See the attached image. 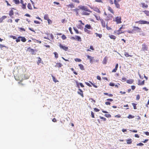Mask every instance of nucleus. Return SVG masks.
<instances>
[{"mask_svg": "<svg viewBox=\"0 0 149 149\" xmlns=\"http://www.w3.org/2000/svg\"><path fill=\"white\" fill-rule=\"evenodd\" d=\"M79 7L80 9L82 10H84L89 12H91V11L85 6H79Z\"/></svg>", "mask_w": 149, "mask_h": 149, "instance_id": "nucleus-1", "label": "nucleus"}, {"mask_svg": "<svg viewBox=\"0 0 149 149\" xmlns=\"http://www.w3.org/2000/svg\"><path fill=\"white\" fill-rule=\"evenodd\" d=\"M59 46L60 48L62 49L65 51H67L68 49V47L63 46L60 43L59 44Z\"/></svg>", "mask_w": 149, "mask_h": 149, "instance_id": "nucleus-2", "label": "nucleus"}, {"mask_svg": "<svg viewBox=\"0 0 149 149\" xmlns=\"http://www.w3.org/2000/svg\"><path fill=\"white\" fill-rule=\"evenodd\" d=\"M137 22L141 24H149V22L143 20H141L138 21Z\"/></svg>", "mask_w": 149, "mask_h": 149, "instance_id": "nucleus-3", "label": "nucleus"}, {"mask_svg": "<svg viewBox=\"0 0 149 149\" xmlns=\"http://www.w3.org/2000/svg\"><path fill=\"white\" fill-rule=\"evenodd\" d=\"M86 56L88 58L89 60L90 63H91L92 64L93 63V60L94 58V57H91L88 55H87Z\"/></svg>", "mask_w": 149, "mask_h": 149, "instance_id": "nucleus-4", "label": "nucleus"}, {"mask_svg": "<svg viewBox=\"0 0 149 149\" xmlns=\"http://www.w3.org/2000/svg\"><path fill=\"white\" fill-rule=\"evenodd\" d=\"M27 50L29 51L32 54H35L34 50L32 49H31L30 47H29L27 48Z\"/></svg>", "mask_w": 149, "mask_h": 149, "instance_id": "nucleus-5", "label": "nucleus"}, {"mask_svg": "<svg viewBox=\"0 0 149 149\" xmlns=\"http://www.w3.org/2000/svg\"><path fill=\"white\" fill-rule=\"evenodd\" d=\"M148 49V47L147 45L145 44H143L142 45V47L141 50L142 51H147Z\"/></svg>", "mask_w": 149, "mask_h": 149, "instance_id": "nucleus-6", "label": "nucleus"}, {"mask_svg": "<svg viewBox=\"0 0 149 149\" xmlns=\"http://www.w3.org/2000/svg\"><path fill=\"white\" fill-rule=\"evenodd\" d=\"M121 18L120 17H117L116 18V21L117 22V24L120 23L121 22Z\"/></svg>", "mask_w": 149, "mask_h": 149, "instance_id": "nucleus-7", "label": "nucleus"}, {"mask_svg": "<svg viewBox=\"0 0 149 149\" xmlns=\"http://www.w3.org/2000/svg\"><path fill=\"white\" fill-rule=\"evenodd\" d=\"M107 100L109 102H105V104L107 105H110L111 103L109 102H112L113 101V100L112 99H108Z\"/></svg>", "mask_w": 149, "mask_h": 149, "instance_id": "nucleus-8", "label": "nucleus"}, {"mask_svg": "<svg viewBox=\"0 0 149 149\" xmlns=\"http://www.w3.org/2000/svg\"><path fill=\"white\" fill-rule=\"evenodd\" d=\"M78 90L79 91L77 92V93L79 94V95H81V96L82 97H84V94H83V92L82 91V90L81 89H80V88H79L78 89Z\"/></svg>", "mask_w": 149, "mask_h": 149, "instance_id": "nucleus-9", "label": "nucleus"}, {"mask_svg": "<svg viewBox=\"0 0 149 149\" xmlns=\"http://www.w3.org/2000/svg\"><path fill=\"white\" fill-rule=\"evenodd\" d=\"M123 26H122L120 27L119 28V29L118 30L116 31L115 32V35H119L121 33V32L120 31V30L123 28Z\"/></svg>", "mask_w": 149, "mask_h": 149, "instance_id": "nucleus-10", "label": "nucleus"}, {"mask_svg": "<svg viewBox=\"0 0 149 149\" xmlns=\"http://www.w3.org/2000/svg\"><path fill=\"white\" fill-rule=\"evenodd\" d=\"M133 30L134 31H136L139 32L140 31L141 29H140L137 26H134L133 27Z\"/></svg>", "mask_w": 149, "mask_h": 149, "instance_id": "nucleus-11", "label": "nucleus"}, {"mask_svg": "<svg viewBox=\"0 0 149 149\" xmlns=\"http://www.w3.org/2000/svg\"><path fill=\"white\" fill-rule=\"evenodd\" d=\"M63 65L61 63H56L55 67L58 68H60Z\"/></svg>", "mask_w": 149, "mask_h": 149, "instance_id": "nucleus-12", "label": "nucleus"}, {"mask_svg": "<svg viewBox=\"0 0 149 149\" xmlns=\"http://www.w3.org/2000/svg\"><path fill=\"white\" fill-rule=\"evenodd\" d=\"M118 63H117L116 64L115 68H114L112 71V72H116L118 68Z\"/></svg>", "mask_w": 149, "mask_h": 149, "instance_id": "nucleus-13", "label": "nucleus"}, {"mask_svg": "<svg viewBox=\"0 0 149 149\" xmlns=\"http://www.w3.org/2000/svg\"><path fill=\"white\" fill-rule=\"evenodd\" d=\"M144 80L142 82H141L140 80H139L138 81V84L139 86L143 85L144 84Z\"/></svg>", "mask_w": 149, "mask_h": 149, "instance_id": "nucleus-14", "label": "nucleus"}, {"mask_svg": "<svg viewBox=\"0 0 149 149\" xmlns=\"http://www.w3.org/2000/svg\"><path fill=\"white\" fill-rule=\"evenodd\" d=\"M114 3L115 4L117 8H120V5L118 3L116 2L115 0L114 1Z\"/></svg>", "mask_w": 149, "mask_h": 149, "instance_id": "nucleus-15", "label": "nucleus"}, {"mask_svg": "<svg viewBox=\"0 0 149 149\" xmlns=\"http://www.w3.org/2000/svg\"><path fill=\"white\" fill-rule=\"evenodd\" d=\"M0 47L1 50L3 49V47H5V48H6L7 49H8V47L5 46V45H2V44L0 45Z\"/></svg>", "mask_w": 149, "mask_h": 149, "instance_id": "nucleus-16", "label": "nucleus"}, {"mask_svg": "<svg viewBox=\"0 0 149 149\" xmlns=\"http://www.w3.org/2000/svg\"><path fill=\"white\" fill-rule=\"evenodd\" d=\"M79 68L80 69L82 70H84V66L82 64H79Z\"/></svg>", "mask_w": 149, "mask_h": 149, "instance_id": "nucleus-17", "label": "nucleus"}, {"mask_svg": "<svg viewBox=\"0 0 149 149\" xmlns=\"http://www.w3.org/2000/svg\"><path fill=\"white\" fill-rule=\"evenodd\" d=\"M127 144H131L132 143V141L131 139H128L127 140Z\"/></svg>", "mask_w": 149, "mask_h": 149, "instance_id": "nucleus-18", "label": "nucleus"}, {"mask_svg": "<svg viewBox=\"0 0 149 149\" xmlns=\"http://www.w3.org/2000/svg\"><path fill=\"white\" fill-rule=\"evenodd\" d=\"M133 82V80L132 79H129L127 81V83L129 84H132Z\"/></svg>", "mask_w": 149, "mask_h": 149, "instance_id": "nucleus-19", "label": "nucleus"}, {"mask_svg": "<svg viewBox=\"0 0 149 149\" xmlns=\"http://www.w3.org/2000/svg\"><path fill=\"white\" fill-rule=\"evenodd\" d=\"M38 61L37 62V64L39 65V63H40L41 62V59L40 57H38Z\"/></svg>", "mask_w": 149, "mask_h": 149, "instance_id": "nucleus-20", "label": "nucleus"}, {"mask_svg": "<svg viewBox=\"0 0 149 149\" xmlns=\"http://www.w3.org/2000/svg\"><path fill=\"white\" fill-rule=\"evenodd\" d=\"M124 55L126 57H128L129 56L132 57V55H129L128 53L127 52H125Z\"/></svg>", "mask_w": 149, "mask_h": 149, "instance_id": "nucleus-21", "label": "nucleus"}, {"mask_svg": "<svg viewBox=\"0 0 149 149\" xmlns=\"http://www.w3.org/2000/svg\"><path fill=\"white\" fill-rule=\"evenodd\" d=\"M52 79L53 80V81L55 83L58 82V80H57V79H56V78H55V77L53 75H52Z\"/></svg>", "mask_w": 149, "mask_h": 149, "instance_id": "nucleus-22", "label": "nucleus"}, {"mask_svg": "<svg viewBox=\"0 0 149 149\" xmlns=\"http://www.w3.org/2000/svg\"><path fill=\"white\" fill-rule=\"evenodd\" d=\"M141 4L142 5V7L143 8H147L148 6L147 4H146L145 3H142Z\"/></svg>", "mask_w": 149, "mask_h": 149, "instance_id": "nucleus-23", "label": "nucleus"}, {"mask_svg": "<svg viewBox=\"0 0 149 149\" xmlns=\"http://www.w3.org/2000/svg\"><path fill=\"white\" fill-rule=\"evenodd\" d=\"M85 28L88 29H90L91 28V26L90 24H87L85 26Z\"/></svg>", "mask_w": 149, "mask_h": 149, "instance_id": "nucleus-24", "label": "nucleus"}, {"mask_svg": "<svg viewBox=\"0 0 149 149\" xmlns=\"http://www.w3.org/2000/svg\"><path fill=\"white\" fill-rule=\"evenodd\" d=\"M104 94L105 95H108V96L111 97H112L113 96V95L112 94H109L108 93H104Z\"/></svg>", "mask_w": 149, "mask_h": 149, "instance_id": "nucleus-25", "label": "nucleus"}, {"mask_svg": "<svg viewBox=\"0 0 149 149\" xmlns=\"http://www.w3.org/2000/svg\"><path fill=\"white\" fill-rule=\"evenodd\" d=\"M44 17L45 19L47 20H48V19H49L48 15H44Z\"/></svg>", "mask_w": 149, "mask_h": 149, "instance_id": "nucleus-26", "label": "nucleus"}, {"mask_svg": "<svg viewBox=\"0 0 149 149\" xmlns=\"http://www.w3.org/2000/svg\"><path fill=\"white\" fill-rule=\"evenodd\" d=\"M27 7L30 10L32 9V8L30 3H28L27 5Z\"/></svg>", "mask_w": 149, "mask_h": 149, "instance_id": "nucleus-27", "label": "nucleus"}, {"mask_svg": "<svg viewBox=\"0 0 149 149\" xmlns=\"http://www.w3.org/2000/svg\"><path fill=\"white\" fill-rule=\"evenodd\" d=\"M54 55L55 57L56 58H57L58 57V55L57 52H54Z\"/></svg>", "mask_w": 149, "mask_h": 149, "instance_id": "nucleus-28", "label": "nucleus"}, {"mask_svg": "<svg viewBox=\"0 0 149 149\" xmlns=\"http://www.w3.org/2000/svg\"><path fill=\"white\" fill-rule=\"evenodd\" d=\"M13 14L14 13L13 10H11L9 12V15L10 16H11L13 15Z\"/></svg>", "mask_w": 149, "mask_h": 149, "instance_id": "nucleus-29", "label": "nucleus"}, {"mask_svg": "<svg viewBox=\"0 0 149 149\" xmlns=\"http://www.w3.org/2000/svg\"><path fill=\"white\" fill-rule=\"evenodd\" d=\"M15 3L16 4H18L20 2L19 0H13Z\"/></svg>", "mask_w": 149, "mask_h": 149, "instance_id": "nucleus-30", "label": "nucleus"}, {"mask_svg": "<svg viewBox=\"0 0 149 149\" xmlns=\"http://www.w3.org/2000/svg\"><path fill=\"white\" fill-rule=\"evenodd\" d=\"M101 23L102 24V26H104V27H105V22L103 20H102L101 21Z\"/></svg>", "mask_w": 149, "mask_h": 149, "instance_id": "nucleus-31", "label": "nucleus"}, {"mask_svg": "<svg viewBox=\"0 0 149 149\" xmlns=\"http://www.w3.org/2000/svg\"><path fill=\"white\" fill-rule=\"evenodd\" d=\"M108 10L110 11L111 13H113V10L111 8L109 7V6L108 7Z\"/></svg>", "mask_w": 149, "mask_h": 149, "instance_id": "nucleus-32", "label": "nucleus"}, {"mask_svg": "<svg viewBox=\"0 0 149 149\" xmlns=\"http://www.w3.org/2000/svg\"><path fill=\"white\" fill-rule=\"evenodd\" d=\"M82 14L83 15H89L90 14V13H88L86 12L85 11H84L82 12Z\"/></svg>", "mask_w": 149, "mask_h": 149, "instance_id": "nucleus-33", "label": "nucleus"}, {"mask_svg": "<svg viewBox=\"0 0 149 149\" xmlns=\"http://www.w3.org/2000/svg\"><path fill=\"white\" fill-rule=\"evenodd\" d=\"M94 10H95V11L97 12L98 13H100V11L97 8H95Z\"/></svg>", "mask_w": 149, "mask_h": 149, "instance_id": "nucleus-34", "label": "nucleus"}, {"mask_svg": "<svg viewBox=\"0 0 149 149\" xmlns=\"http://www.w3.org/2000/svg\"><path fill=\"white\" fill-rule=\"evenodd\" d=\"M77 28L79 29H83V27L81 24H79L78 25H77Z\"/></svg>", "mask_w": 149, "mask_h": 149, "instance_id": "nucleus-35", "label": "nucleus"}, {"mask_svg": "<svg viewBox=\"0 0 149 149\" xmlns=\"http://www.w3.org/2000/svg\"><path fill=\"white\" fill-rule=\"evenodd\" d=\"M96 35V37H102V35L101 34H98L97 33H95Z\"/></svg>", "mask_w": 149, "mask_h": 149, "instance_id": "nucleus-36", "label": "nucleus"}, {"mask_svg": "<svg viewBox=\"0 0 149 149\" xmlns=\"http://www.w3.org/2000/svg\"><path fill=\"white\" fill-rule=\"evenodd\" d=\"M132 104L134 107V109H137V108L136 107V105H137L136 104L134 103H132Z\"/></svg>", "mask_w": 149, "mask_h": 149, "instance_id": "nucleus-37", "label": "nucleus"}, {"mask_svg": "<svg viewBox=\"0 0 149 149\" xmlns=\"http://www.w3.org/2000/svg\"><path fill=\"white\" fill-rule=\"evenodd\" d=\"M72 39L77 40V41H81V38H72Z\"/></svg>", "mask_w": 149, "mask_h": 149, "instance_id": "nucleus-38", "label": "nucleus"}, {"mask_svg": "<svg viewBox=\"0 0 149 149\" xmlns=\"http://www.w3.org/2000/svg\"><path fill=\"white\" fill-rule=\"evenodd\" d=\"M144 12L145 13V14L147 16H149V11L148 10H145L144 11Z\"/></svg>", "mask_w": 149, "mask_h": 149, "instance_id": "nucleus-39", "label": "nucleus"}, {"mask_svg": "<svg viewBox=\"0 0 149 149\" xmlns=\"http://www.w3.org/2000/svg\"><path fill=\"white\" fill-rule=\"evenodd\" d=\"M72 71H73V73L75 75H77V73L75 71H74V70L73 68H71L70 69Z\"/></svg>", "mask_w": 149, "mask_h": 149, "instance_id": "nucleus-40", "label": "nucleus"}, {"mask_svg": "<svg viewBox=\"0 0 149 149\" xmlns=\"http://www.w3.org/2000/svg\"><path fill=\"white\" fill-rule=\"evenodd\" d=\"M89 82L91 83L92 85L95 88H97V85H95V84H93V83H92V82H91V81H89Z\"/></svg>", "mask_w": 149, "mask_h": 149, "instance_id": "nucleus-41", "label": "nucleus"}, {"mask_svg": "<svg viewBox=\"0 0 149 149\" xmlns=\"http://www.w3.org/2000/svg\"><path fill=\"white\" fill-rule=\"evenodd\" d=\"M134 116H132L131 115H129L127 117V118H129V119L132 118H134Z\"/></svg>", "mask_w": 149, "mask_h": 149, "instance_id": "nucleus-42", "label": "nucleus"}, {"mask_svg": "<svg viewBox=\"0 0 149 149\" xmlns=\"http://www.w3.org/2000/svg\"><path fill=\"white\" fill-rule=\"evenodd\" d=\"M26 3H23V4H22V8L23 9H25L26 8Z\"/></svg>", "mask_w": 149, "mask_h": 149, "instance_id": "nucleus-43", "label": "nucleus"}, {"mask_svg": "<svg viewBox=\"0 0 149 149\" xmlns=\"http://www.w3.org/2000/svg\"><path fill=\"white\" fill-rule=\"evenodd\" d=\"M74 60L76 62H81V60L80 59L78 58H75L74 59Z\"/></svg>", "mask_w": 149, "mask_h": 149, "instance_id": "nucleus-44", "label": "nucleus"}, {"mask_svg": "<svg viewBox=\"0 0 149 149\" xmlns=\"http://www.w3.org/2000/svg\"><path fill=\"white\" fill-rule=\"evenodd\" d=\"M104 116L107 118H110L111 117V115L110 114H105Z\"/></svg>", "mask_w": 149, "mask_h": 149, "instance_id": "nucleus-45", "label": "nucleus"}, {"mask_svg": "<svg viewBox=\"0 0 149 149\" xmlns=\"http://www.w3.org/2000/svg\"><path fill=\"white\" fill-rule=\"evenodd\" d=\"M107 59L106 57H105L104 58L103 60V62L104 63L106 64L107 63Z\"/></svg>", "mask_w": 149, "mask_h": 149, "instance_id": "nucleus-46", "label": "nucleus"}, {"mask_svg": "<svg viewBox=\"0 0 149 149\" xmlns=\"http://www.w3.org/2000/svg\"><path fill=\"white\" fill-rule=\"evenodd\" d=\"M57 35H61V37H66L65 35H62V34L61 33H58L56 34Z\"/></svg>", "mask_w": 149, "mask_h": 149, "instance_id": "nucleus-47", "label": "nucleus"}, {"mask_svg": "<svg viewBox=\"0 0 149 149\" xmlns=\"http://www.w3.org/2000/svg\"><path fill=\"white\" fill-rule=\"evenodd\" d=\"M74 30L75 31V32L77 33H79V31L75 27H73Z\"/></svg>", "mask_w": 149, "mask_h": 149, "instance_id": "nucleus-48", "label": "nucleus"}, {"mask_svg": "<svg viewBox=\"0 0 149 149\" xmlns=\"http://www.w3.org/2000/svg\"><path fill=\"white\" fill-rule=\"evenodd\" d=\"M91 117L93 118H95L94 114V113L92 111H91Z\"/></svg>", "mask_w": 149, "mask_h": 149, "instance_id": "nucleus-49", "label": "nucleus"}, {"mask_svg": "<svg viewBox=\"0 0 149 149\" xmlns=\"http://www.w3.org/2000/svg\"><path fill=\"white\" fill-rule=\"evenodd\" d=\"M19 28V29L21 31H25V29L24 28L20 27Z\"/></svg>", "mask_w": 149, "mask_h": 149, "instance_id": "nucleus-50", "label": "nucleus"}, {"mask_svg": "<svg viewBox=\"0 0 149 149\" xmlns=\"http://www.w3.org/2000/svg\"><path fill=\"white\" fill-rule=\"evenodd\" d=\"M100 119H103V120L104 121H105L106 120V118H104V117H101V116H100Z\"/></svg>", "mask_w": 149, "mask_h": 149, "instance_id": "nucleus-51", "label": "nucleus"}, {"mask_svg": "<svg viewBox=\"0 0 149 149\" xmlns=\"http://www.w3.org/2000/svg\"><path fill=\"white\" fill-rule=\"evenodd\" d=\"M72 1L74 2H76L77 3H79V1L78 0H72Z\"/></svg>", "mask_w": 149, "mask_h": 149, "instance_id": "nucleus-52", "label": "nucleus"}, {"mask_svg": "<svg viewBox=\"0 0 149 149\" xmlns=\"http://www.w3.org/2000/svg\"><path fill=\"white\" fill-rule=\"evenodd\" d=\"M94 110L95 112H98L100 111V109L97 108H94Z\"/></svg>", "mask_w": 149, "mask_h": 149, "instance_id": "nucleus-53", "label": "nucleus"}, {"mask_svg": "<svg viewBox=\"0 0 149 149\" xmlns=\"http://www.w3.org/2000/svg\"><path fill=\"white\" fill-rule=\"evenodd\" d=\"M22 39H21V40L23 42H25L26 41V39L25 38H21Z\"/></svg>", "mask_w": 149, "mask_h": 149, "instance_id": "nucleus-54", "label": "nucleus"}, {"mask_svg": "<svg viewBox=\"0 0 149 149\" xmlns=\"http://www.w3.org/2000/svg\"><path fill=\"white\" fill-rule=\"evenodd\" d=\"M136 145L137 146H142L143 145V144L141 143H139L138 144H137Z\"/></svg>", "mask_w": 149, "mask_h": 149, "instance_id": "nucleus-55", "label": "nucleus"}, {"mask_svg": "<svg viewBox=\"0 0 149 149\" xmlns=\"http://www.w3.org/2000/svg\"><path fill=\"white\" fill-rule=\"evenodd\" d=\"M34 22L35 23H36V24H40V22H39L36 21V20H34Z\"/></svg>", "mask_w": 149, "mask_h": 149, "instance_id": "nucleus-56", "label": "nucleus"}, {"mask_svg": "<svg viewBox=\"0 0 149 149\" xmlns=\"http://www.w3.org/2000/svg\"><path fill=\"white\" fill-rule=\"evenodd\" d=\"M68 6L70 7L71 8H73L74 7V6L73 4H70L68 5Z\"/></svg>", "mask_w": 149, "mask_h": 149, "instance_id": "nucleus-57", "label": "nucleus"}, {"mask_svg": "<svg viewBox=\"0 0 149 149\" xmlns=\"http://www.w3.org/2000/svg\"><path fill=\"white\" fill-rule=\"evenodd\" d=\"M85 84L86 85H87L88 86H89V87H91V85L88 82H85Z\"/></svg>", "mask_w": 149, "mask_h": 149, "instance_id": "nucleus-58", "label": "nucleus"}, {"mask_svg": "<svg viewBox=\"0 0 149 149\" xmlns=\"http://www.w3.org/2000/svg\"><path fill=\"white\" fill-rule=\"evenodd\" d=\"M97 79L99 80H101V77H100V76H97Z\"/></svg>", "mask_w": 149, "mask_h": 149, "instance_id": "nucleus-59", "label": "nucleus"}, {"mask_svg": "<svg viewBox=\"0 0 149 149\" xmlns=\"http://www.w3.org/2000/svg\"><path fill=\"white\" fill-rule=\"evenodd\" d=\"M47 21H48V23L49 24H50L52 23V20H51L50 19H48V20H47Z\"/></svg>", "mask_w": 149, "mask_h": 149, "instance_id": "nucleus-60", "label": "nucleus"}, {"mask_svg": "<svg viewBox=\"0 0 149 149\" xmlns=\"http://www.w3.org/2000/svg\"><path fill=\"white\" fill-rule=\"evenodd\" d=\"M109 85L111 86H115L114 84L113 83H110Z\"/></svg>", "mask_w": 149, "mask_h": 149, "instance_id": "nucleus-61", "label": "nucleus"}, {"mask_svg": "<svg viewBox=\"0 0 149 149\" xmlns=\"http://www.w3.org/2000/svg\"><path fill=\"white\" fill-rule=\"evenodd\" d=\"M115 117H117L118 118H120L121 117V116L120 114H118L117 115L115 116Z\"/></svg>", "mask_w": 149, "mask_h": 149, "instance_id": "nucleus-62", "label": "nucleus"}, {"mask_svg": "<svg viewBox=\"0 0 149 149\" xmlns=\"http://www.w3.org/2000/svg\"><path fill=\"white\" fill-rule=\"evenodd\" d=\"M131 88H132V89L133 90H134L135 88H136L135 86H134V85L131 86Z\"/></svg>", "mask_w": 149, "mask_h": 149, "instance_id": "nucleus-63", "label": "nucleus"}, {"mask_svg": "<svg viewBox=\"0 0 149 149\" xmlns=\"http://www.w3.org/2000/svg\"><path fill=\"white\" fill-rule=\"evenodd\" d=\"M140 98V96L139 95H138L136 97V99L137 100H139Z\"/></svg>", "mask_w": 149, "mask_h": 149, "instance_id": "nucleus-64", "label": "nucleus"}]
</instances>
